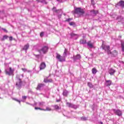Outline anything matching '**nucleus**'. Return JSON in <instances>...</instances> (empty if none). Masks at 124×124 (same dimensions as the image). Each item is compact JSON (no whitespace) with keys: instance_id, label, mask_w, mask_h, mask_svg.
<instances>
[{"instance_id":"nucleus-45","label":"nucleus","mask_w":124,"mask_h":124,"mask_svg":"<svg viewBox=\"0 0 124 124\" xmlns=\"http://www.w3.org/2000/svg\"><path fill=\"white\" fill-rule=\"evenodd\" d=\"M91 1H92V4H94V3H93V0H91Z\"/></svg>"},{"instance_id":"nucleus-39","label":"nucleus","mask_w":124,"mask_h":124,"mask_svg":"<svg viewBox=\"0 0 124 124\" xmlns=\"http://www.w3.org/2000/svg\"><path fill=\"white\" fill-rule=\"evenodd\" d=\"M22 70L24 71V72H27V69L26 68H22Z\"/></svg>"},{"instance_id":"nucleus-28","label":"nucleus","mask_w":124,"mask_h":124,"mask_svg":"<svg viewBox=\"0 0 124 124\" xmlns=\"http://www.w3.org/2000/svg\"><path fill=\"white\" fill-rule=\"evenodd\" d=\"M88 120V117H82L80 118V121H87Z\"/></svg>"},{"instance_id":"nucleus-16","label":"nucleus","mask_w":124,"mask_h":124,"mask_svg":"<svg viewBox=\"0 0 124 124\" xmlns=\"http://www.w3.org/2000/svg\"><path fill=\"white\" fill-rule=\"evenodd\" d=\"M30 48V45L29 44H27L24 46L23 48L22 49V50H24L25 51L26 53H27V51L28 50V49Z\"/></svg>"},{"instance_id":"nucleus-36","label":"nucleus","mask_w":124,"mask_h":124,"mask_svg":"<svg viewBox=\"0 0 124 124\" xmlns=\"http://www.w3.org/2000/svg\"><path fill=\"white\" fill-rule=\"evenodd\" d=\"M34 56H35V57H36L37 59H38L39 58L40 55H36L35 54H33Z\"/></svg>"},{"instance_id":"nucleus-11","label":"nucleus","mask_w":124,"mask_h":124,"mask_svg":"<svg viewBox=\"0 0 124 124\" xmlns=\"http://www.w3.org/2000/svg\"><path fill=\"white\" fill-rule=\"evenodd\" d=\"M71 38H73V39H77L78 37H79V35L76 34L73 32H72L70 34Z\"/></svg>"},{"instance_id":"nucleus-14","label":"nucleus","mask_w":124,"mask_h":124,"mask_svg":"<svg viewBox=\"0 0 124 124\" xmlns=\"http://www.w3.org/2000/svg\"><path fill=\"white\" fill-rule=\"evenodd\" d=\"M97 13H98V11H95L94 10L90 11V14L91 16H96Z\"/></svg>"},{"instance_id":"nucleus-47","label":"nucleus","mask_w":124,"mask_h":124,"mask_svg":"<svg viewBox=\"0 0 124 124\" xmlns=\"http://www.w3.org/2000/svg\"><path fill=\"white\" fill-rule=\"evenodd\" d=\"M1 71L0 70V73H1Z\"/></svg>"},{"instance_id":"nucleus-3","label":"nucleus","mask_w":124,"mask_h":124,"mask_svg":"<svg viewBox=\"0 0 124 124\" xmlns=\"http://www.w3.org/2000/svg\"><path fill=\"white\" fill-rule=\"evenodd\" d=\"M75 13L79 15V16H82L83 14H85V11L81 8H76L75 9Z\"/></svg>"},{"instance_id":"nucleus-6","label":"nucleus","mask_w":124,"mask_h":124,"mask_svg":"<svg viewBox=\"0 0 124 124\" xmlns=\"http://www.w3.org/2000/svg\"><path fill=\"white\" fill-rule=\"evenodd\" d=\"M16 80H17L16 86L18 88H21V86H22V80L20 78V75L16 76Z\"/></svg>"},{"instance_id":"nucleus-38","label":"nucleus","mask_w":124,"mask_h":124,"mask_svg":"<svg viewBox=\"0 0 124 124\" xmlns=\"http://www.w3.org/2000/svg\"><path fill=\"white\" fill-rule=\"evenodd\" d=\"M9 39L10 41H12V40L13 39V37L12 36H10L9 37Z\"/></svg>"},{"instance_id":"nucleus-22","label":"nucleus","mask_w":124,"mask_h":124,"mask_svg":"<svg viewBox=\"0 0 124 124\" xmlns=\"http://www.w3.org/2000/svg\"><path fill=\"white\" fill-rule=\"evenodd\" d=\"M66 105L68 107H69L70 108H73V104H72L71 103L67 102Z\"/></svg>"},{"instance_id":"nucleus-21","label":"nucleus","mask_w":124,"mask_h":124,"mask_svg":"<svg viewBox=\"0 0 124 124\" xmlns=\"http://www.w3.org/2000/svg\"><path fill=\"white\" fill-rule=\"evenodd\" d=\"M68 93H69L68 91H67V90H65L63 92V95L64 96H67Z\"/></svg>"},{"instance_id":"nucleus-35","label":"nucleus","mask_w":124,"mask_h":124,"mask_svg":"<svg viewBox=\"0 0 124 124\" xmlns=\"http://www.w3.org/2000/svg\"><path fill=\"white\" fill-rule=\"evenodd\" d=\"M40 35L41 37H42V36H43V35H44V32H41L40 34Z\"/></svg>"},{"instance_id":"nucleus-48","label":"nucleus","mask_w":124,"mask_h":124,"mask_svg":"<svg viewBox=\"0 0 124 124\" xmlns=\"http://www.w3.org/2000/svg\"><path fill=\"white\" fill-rule=\"evenodd\" d=\"M117 19H118V17H117V18H116Z\"/></svg>"},{"instance_id":"nucleus-46","label":"nucleus","mask_w":124,"mask_h":124,"mask_svg":"<svg viewBox=\"0 0 124 124\" xmlns=\"http://www.w3.org/2000/svg\"><path fill=\"white\" fill-rule=\"evenodd\" d=\"M60 101H61L60 100H56V102H60Z\"/></svg>"},{"instance_id":"nucleus-19","label":"nucleus","mask_w":124,"mask_h":124,"mask_svg":"<svg viewBox=\"0 0 124 124\" xmlns=\"http://www.w3.org/2000/svg\"><path fill=\"white\" fill-rule=\"evenodd\" d=\"M44 87V84H39L37 87V90H41Z\"/></svg>"},{"instance_id":"nucleus-30","label":"nucleus","mask_w":124,"mask_h":124,"mask_svg":"<svg viewBox=\"0 0 124 124\" xmlns=\"http://www.w3.org/2000/svg\"><path fill=\"white\" fill-rule=\"evenodd\" d=\"M8 38V36L5 35L3 36V38L2 39V40H5V39H7Z\"/></svg>"},{"instance_id":"nucleus-9","label":"nucleus","mask_w":124,"mask_h":124,"mask_svg":"<svg viewBox=\"0 0 124 124\" xmlns=\"http://www.w3.org/2000/svg\"><path fill=\"white\" fill-rule=\"evenodd\" d=\"M35 110H41L42 111H51L52 109L50 108L46 107V108H43L38 107H35Z\"/></svg>"},{"instance_id":"nucleus-12","label":"nucleus","mask_w":124,"mask_h":124,"mask_svg":"<svg viewBox=\"0 0 124 124\" xmlns=\"http://www.w3.org/2000/svg\"><path fill=\"white\" fill-rule=\"evenodd\" d=\"M73 60H74V62H76V61L81 60V55H80V54H77L76 56H74Z\"/></svg>"},{"instance_id":"nucleus-8","label":"nucleus","mask_w":124,"mask_h":124,"mask_svg":"<svg viewBox=\"0 0 124 124\" xmlns=\"http://www.w3.org/2000/svg\"><path fill=\"white\" fill-rule=\"evenodd\" d=\"M113 113H114V114H115V115H117V116H119V117H120V116H122V115H123L122 111H121L120 109H113L112 110Z\"/></svg>"},{"instance_id":"nucleus-41","label":"nucleus","mask_w":124,"mask_h":124,"mask_svg":"<svg viewBox=\"0 0 124 124\" xmlns=\"http://www.w3.org/2000/svg\"><path fill=\"white\" fill-rule=\"evenodd\" d=\"M66 21H67V22H69V21H71V18H68Z\"/></svg>"},{"instance_id":"nucleus-27","label":"nucleus","mask_w":124,"mask_h":124,"mask_svg":"<svg viewBox=\"0 0 124 124\" xmlns=\"http://www.w3.org/2000/svg\"><path fill=\"white\" fill-rule=\"evenodd\" d=\"M52 11L53 12H56V13H58V12H59V11H61V10H57L56 9V7H55L52 8Z\"/></svg>"},{"instance_id":"nucleus-13","label":"nucleus","mask_w":124,"mask_h":124,"mask_svg":"<svg viewBox=\"0 0 124 124\" xmlns=\"http://www.w3.org/2000/svg\"><path fill=\"white\" fill-rule=\"evenodd\" d=\"M45 67H46V64L44 62H42L39 66L40 70H43L45 69Z\"/></svg>"},{"instance_id":"nucleus-25","label":"nucleus","mask_w":124,"mask_h":124,"mask_svg":"<svg viewBox=\"0 0 124 124\" xmlns=\"http://www.w3.org/2000/svg\"><path fill=\"white\" fill-rule=\"evenodd\" d=\"M87 42V41L86 40H81L79 42L80 44H86V43Z\"/></svg>"},{"instance_id":"nucleus-50","label":"nucleus","mask_w":124,"mask_h":124,"mask_svg":"<svg viewBox=\"0 0 124 124\" xmlns=\"http://www.w3.org/2000/svg\"><path fill=\"white\" fill-rule=\"evenodd\" d=\"M0 98H1V97H0Z\"/></svg>"},{"instance_id":"nucleus-44","label":"nucleus","mask_w":124,"mask_h":124,"mask_svg":"<svg viewBox=\"0 0 124 124\" xmlns=\"http://www.w3.org/2000/svg\"><path fill=\"white\" fill-rule=\"evenodd\" d=\"M59 2H62V0H57Z\"/></svg>"},{"instance_id":"nucleus-43","label":"nucleus","mask_w":124,"mask_h":124,"mask_svg":"<svg viewBox=\"0 0 124 124\" xmlns=\"http://www.w3.org/2000/svg\"><path fill=\"white\" fill-rule=\"evenodd\" d=\"M98 124H103V122H100V121H98Z\"/></svg>"},{"instance_id":"nucleus-5","label":"nucleus","mask_w":124,"mask_h":124,"mask_svg":"<svg viewBox=\"0 0 124 124\" xmlns=\"http://www.w3.org/2000/svg\"><path fill=\"white\" fill-rule=\"evenodd\" d=\"M15 71V69L14 68L10 67L9 69H5V72L6 75H9V76H11V75H13V73H14V71Z\"/></svg>"},{"instance_id":"nucleus-18","label":"nucleus","mask_w":124,"mask_h":124,"mask_svg":"<svg viewBox=\"0 0 124 124\" xmlns=\"http://www.w3.org/2000/svg\"><path fill=\"white\" fill-rule=\"evenodd\" d=\"M44 82H45V83H52V82H53V80H52V79L51 78L49 79L45 78L44 80Z\"/></svg>"},{"instance_id":"nucleus-1","label":"nucleus","mask_w":124,"mask_h":124,"mask_svg":"<svg viewBox=\"0 0 124 124\" xmlns=\"http://www.w3.org/2000/svg\"><path fill=\"white\" fill-rule=\"evenodd\" d=\"M102 48L105 51H107L108 55H110L111 57H116L118 55V52L116 50H114L112 52L110 51V46L102 45Z\"/></svg>"},{"instance_id":"nucleus-49","label":"nucleus","mask_w":124,"mask_h":124,"mask_svg":"<svg viewBox=\"0 0 124 124\" xmlns=\"http://www.w3.org/2000/svg\"><path fill=\"white\" fill-rule=\"evenodd\" d=\"M21 76H22V77H23V75H22Z\"/></svg>"},{"instance_id":"nucleus-10","label":"nucleus","mask_w":124,"mask_h":124,"mask_svg":"<svg viewBox=\"0 0 124 124\" xmlns=\"http://www.w3.org/2000/svg\"><path fill=\"white\" fill-rule=\"evenodd\" d=\"M115 6L116 7H119V6H120V7L124 8V1L121 0L120 1H119L118 3H117L115 5Z\"/></svg>"},{"instance_id":"nucleus-31","label":"nucleus","mask_w":124,"mask_h":124,"mask_svg":"<svg viewBox=\"0 0 124 124\" xmlns=\"http://www.w3.org/2000/svg\"><path fill=\"white\" fill-rule=\"evenodd\" d=\"M78 107H79V106L73 104L72 108H73V109H77Z\"/></svg>"},{"instance_id":"nucleus-7","label":"nucleus","mask_w":124,"mask_h":124,"mask_svg":"<svg viewBox=\"0 0 124 124\" xmlns=\"http://www.w3.org/2000/svg\"><path fill=\"white\" fill-rule=\"evenodd\" d=\"M56 59L61 62H65V58L63 56H61V55L58 53H56Z\"/></svg>"},{"instance_id":"nucleus-37","label":"nucleus","mask_w":124,"mask_h":124,"mask_svg":"<svg viewBox=\"0 0 124 124\" xmlns=\"http://www.w3.org/2000/svg\"><path fill=\"white\" fill-rule=\"evenodd\" d=\"M1 30H2V31H4L5 32H8L7 30H6V29H5L1 28Z\"/></svg>"},{"instance_id":"nucleus-4","label":"nucleus","mask_w":124,"mask_h":124,"mask_svg":"<svg viewBox=\"0 0 124 124\" xmlns=\"http://www.w3.org/2000/svg\"><path fill=\"white\" fill-rule=\"evenodd\" d=\"M48 50H49V46H48V45H46L39 50V52L40 54H46L48 52Z\"/></svg>"},{"instance_id":"nucleus-2","label":"nucleus","mask_w":124,"mask_h":124,"mask_svg":"<svg viewBox=\"0 0 124 124\" xmlns=\"http://www.w3.org/2000/svg\"><path fill=\"white\" fill-rule=\"evenodd\" d=\"M27 104H29V105H31V106H36V105H38L40 107H41L43 108H44L45 107H46V104L45 102H38V103H35L34 104H31L29 103H26Z\"/></svg>"},{"instance_id":"nucleus-40","label":"nucleus","mask_w":124,"mask_h":124,"mask_svg":"<svg viewBox=\"0 0 124 124\" xmlns=\"http://www.w3.org/2000/svg\"><path fill=\"white\" fill-rule=\"evenodd\" d=\"M69 25H70V26H73L74 25V22H70Z\"/></svg>"},{"instance_id":"nucleus-34","label":"nucleus","mask_w":124,"mask_h":124,"mask_svg":"<svg viewBox=\"0 0 124 124\" xmlns=\"http://www.w3.org/2000/svg\"><path fill=\"white\" fill-rule=\"evenodd\" d=\"M54 108H55V109H59V108H60V107H59V106H58V105H55V106H54Z\"/></svg>"},{"instance_id":"nucleus-20","label":"nucleus","mask_w":124,"mask_h":124,"mask_svg":"<svg viewBox=\"0 0 124 124\" xmlns=\"http://www.w3.org/2000/svg\"><path fill=\"white\" fill-rule=\"evenodd\" d=\"M67 52H68V51L67 50V49L65 48L64 53L63 54V56L64 57V58L65 59V58L66 57V56H67Z\"/></svg>"},{"instance_id":"nucleus-24","label":"nucleus","mask_w":124,"mask_h":124,"mask_svg":"<svg viewBox=\"0 0 124 124\" xmlns=\"http://www.w3.org/2000/svg\"><path fill=\"white\" fill-rule=\"evenodd\" d=\"M87 45L89 47H90V48H93V44H92V43H91V42H89L87 43Z\"/></svg>"},{"instance_id":"nucleus-15","label":"nucleus","mask_w":124,"mask_h":124,"mask_svg":"<svg viewBox=\"0 0 124 124\" xmlns=\"http://www.w3.org/2000/svg\"><path fill=\"white\" fill-rule=\"evenodd\" d=\"M116 72V70L113 68H110L108 70V73L110 74L111 76L114 75L115 74V73Z\"/></svg>"},{"instance_id":"nucleus-26","label":"nucleus","mask_w":124,"mask_h":124,"mask_svg":"<svg viewBox=\"0 0 124 124\" xmlns=\"http://www.w3.org/2000/svg\"><path fill=\"white\" fill-rule=\"evenodd\" d=\"M96 72H97V70L95 68H93L92 69V73L93 74H96Z\"/></svg>"},{"instance_id":"nucleus-33","label":"nucleus","mask_w":124,"mask_h":124,"mask_svg":"<svg viewBox=\"0 0 124 124\" xmlns=\"http://www.w3.org/2000/svg\"><path fill=\"white\" fill-rule=\"evenodd\" d=\"M13 99H14V100H16V101H17V102H19V104H21V101H23V100L20 101V100H18L16 98H14Z\"/></svg>"},{"instance_id":"nucleus-29","label":"nucleus","mask_w":124,"mask_h":124,"mask_svg":"<svg viewBox=\"0 0 124 124\" xmlns=\"http://www.w3.org/2000/svg\"><path fill=\"white\" fill-rule=\"evenodd\" d=\"M122 51L124 52V42L121 43Z\"/></svg>"},{"instance_id":"nucleus-23","label":"nucleus","mask_w":124,"mask_h":124,"mask_svg":"<svg viewBox=\"0 0 124 124\" xmlns=\"http://www.w3.org/2000/svg\"><path fill=\"white\" fill-rule=\"evenodd\" d=\"M87 85L90 89H93V85L92 82H88Z\"/></svg>"},{"instance_id":"nucleus-42","label":"nucleus","mask_w":124,"mask_h":124,"mask_svg":"<svg viewBox=\"0 0 124 124\" xmlns=\"http://www.w3.org/2000/svg\"><path fill=\"white\" fill-rule=\"evenodd\" d=\"M26 98H27V96H22V99H26Z\"/></svg>"},{"instance_id":"nucleus-32","label":"nucleus","mask_w":124,"mask_h":124,"mask_svg":"<svg viewBox=\"0 0 124 124\" xmlns=\"http://www.w3.org/2000/svg\"><path fill=\"white\" fill-rule=\"evenodd\" d=\"M39 2H41L42 3H45V4H47V2H46V1L45 0H41L40 1H38Z\"/></svg>"},{"instance_id":"nucleus-17","label":"nucleus","mask_w":124,"mask_h":124,"mask_svg":"<svg viewBox=\"0 0 124 124\" xmlns=\"http://www.w3.org/2000/svg\"><path fill=\"white\" fill-rule=\"evenodd\" d=\"M112 84V81L108 80L106 81L105 85L107 86V87H109V86H111Z\"/></svg>"}]
</instances>
